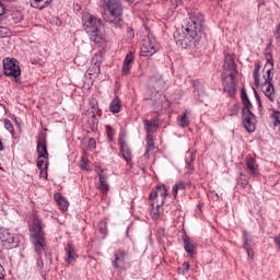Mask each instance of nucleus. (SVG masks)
Here are the masks:
<instances>
[{"label": "nucleus", "mask_w": 280, "mask_h": 280, "mask_svg": "<svg viewBox=\"0 0 280 280\" xmlns=\"http://www.w3.org/2000/svg\"><path fill=\"white\" fill-rule=\"evenodd\" d=\"M205 23V15L200 12L189 13L186 23L182 25L183 39H178L183 45L191 46L200 42L202 36V25Z\"/></svg>", "instance_id": "nucleus-1"}, {"label": "nucleus", "mask_w": 280, "mask_h": 280, "mask_svg": "<svg viewBox=\"0 0 280 280\" xmlns=\"http://www.w3.org/2000/svg\"><path fill=\"white\" fill-rule=\"evenodd\" d=\"M225 73H223V91L228 93L230 97H233L237 92V63H235V59L231 56V54H225L224 65H223Z\"/></svg>", "instance_id": "nucleus-2"}, {"label": "nucleus", "mask_w": 280, "mask_h": 280, "mask_svg": "<svg viewBox=\"0 0 280 280\" xmlns=\"http://www.w3.org/2000/svg\"><path fill=\"white\" fill-rule=\"evenodd\" d=\"M82 23L83 30L90 37V40H92V43H95L96 45H100V43L104 40V34L102 33V19H98L97 16L89 12H84L82 14Z\"/></svg>", "instance_id": "nucleus-3"}, {"label": "nucleus", "mask_w": 280, "mask_h": 280, "mask_svg": "<svg viewBox=\"0 0 280 280\" xmlns=\"http://www.w3.org/2000/svg\"><path fill=\"white\" fill-rule=\"evenodd\" d=\"M30 231L34 250L37 255H40L43 250H47V242L45 241V232H43V221L40 218L34 217Z\"/></svg>", "instance_id": "nucleus-4"}, {"label": "nucleus", "mask_w": 280, "mask_h": 280, "mask_svg": "<svg viewBox=\"0 0 280 280\" xmlns=\"http://www.w3.org/2000/svg\"><path fill=\"white\" fill-rule=\"evenodd\" d=\"M241 97L244 104V107L242 109L243 126L247 130V132H255V129L257 128V120L255 118V114L250 112V109L253 108V104L248 100V94H246V92L242 91Z\"/></svg>", "instance_id": "nucleus-5"}, {"label": "nucleus", "mask_w": 280, "mask_h": 280, "mask_svg": "<svg viewBox=\"0 0 280 280\" xmlns=\"http://www.w3.org/2000/svg\"><path fill=\"white\" fill-rule=\"evenodd\" d=\"M266 73L264 74L265 82L261 84V91L269 102H273L276 98L275 84H272V79L275 78V63L268 60L265 65Z\"/></svg>", "instance_id": "nucleus-6"}, {"label": "nucleus", "mask_w": 280, "mask_h": 280, "mask_svg": "<svg viewBox=\"0 0 280 280\" xmlns=\"http://www.w3.org/2000/svg\"><path fill=\"white\" fill-rule=\"evenodd\" d=\"M106 8L112 18H107L104 15L105 21L107 23H114V27H121L122 24H117L118 21H121V14L124 13V7L121 5L120 0H108L106 2Z\"/></svg>", "instance_id": "nucleus-7"}, {"label": "nucleus", "mask_w": 280, "mask_h": 280, "mask_svg": "<svg viewBox=\"0 0 280 280\" xmlns=\"http://www.w3.org/2000/svg\"><path fill=\"white\" fill-rule=\"evenodd\" d=\"M0 244L5 250H12V248H19L21 244V236L8 229H0Z\"/></svg>", "instance_id": "nucleus-8"}, {"label": "nucleus", "mask_w": 280, "mask_h": 280, "mask_svg": "<svg viewBox=\"0 0 280 280\" xmlns=\"http://www.w3.org/2000/svg\"><path fill=\"white\" fill-rule=\"evenodd\" d=\"M3 73L7 78H13L14 82H21V66L14 58L7 57L2 60Z\"/></svg>", "instance_id": "nucleus-9"}, {"label": "nucleus", "mask_w": 280, "mask_h": 280, "mask_svg": "<svg viewBox=\"0 0 280 280\" xmlns=\"http://www.w3.org/2000/svg\"><path fill=\"white\" fill-rule=\"evenodd\" d=\"M37 167L38 170L49 168V152L47 151V141L39 139L37 141Z\"/></svg>", "instance_id": "nucleus-10"}, {"label": "nucleus", "mask_w": 280, "mask_h": 280, "mask_svg": "<svg viewBox=\"0 0 280 280\" xmlns=\"http://www.w3.org/2000/svg\"><path fill=\"white\" fill-rule=\"evenodd\" d=\"M165 198H167V187H165V185H158L156 188L151 191L149 202L151 207H163V205H165Z\"/></svg>", "instance_id": "nucleus-11"}, {"label": "nucleus", "mask_w": 280, "mask_h": 280, "mask_svg": "<svg viewBox=\"0 0 280 280\" xmlns=\"http://www.w3.org/2000/svg\"><path fill=\"white\" fill-rule=\"evenodd\" d=\"M159 51V42L154 37H145L142 42L140 55L149 58Z\"/></svg>", "instance_id": "nucleus-12"}, {"label": "nucleus", "mask_w": 280, "mask_h": 280, "mask_svg": "<svg viewBox=\"0 0 280 280\" xmlns=\"http://www.w3.org/2000/svg\"><path fill=\"white\" fill-rule=\"evenodd\" d=\"M118 145H120V154L122 159H125L129 167H132V151H130V148L126 143V139L122 135L119 136Z\"/></svg>", "instance_id": "nucleus-13"}, {"label": "nucleus", "mask_w": 280, "mask_h": 280, "mask_svg": "<svg viewBox=\"0 0 280 280\" xmlns=\"http://www.w3.org/2000/svg\"><path fill=\"white\" fill-rule=\"evenodd\" d=\"M114 260L112 262L113 268H115L116 270H119V268H121V266H124V264H126V257H128V253H126L125 250H117L114 254Z\"/></svg>", "instance_id": "nucleus-14"}, {"label": "nucleus", "mask_w": 280, "mask_h": 280, "mask_svg": "<svg viewBox=\"0 0 280 280\" xmlns=\"http://www.w3.org/2000/svg\"><path fill=\"white\" fill-rule=\"evenodd\" d=\"M132 65H135V55L132 52H128L124 59L121 74L130 75V70L132 69Z\"/></svg>", "instance_id": "nucleus-15"}, {"label": "nucleus", "mask_w": 280, "mask_h": 280, "mask_svg": "<svg viewBox=\"0 0 280 280\" xmlns=\"http://www.w3.org/2000/svg\"><path fill=\"white\" fill-rule=\"evenodd\" d=\"M246 170L250 176L257 177L259 176V165H257V161L253 158H247L245 161Z\"/></svg>", "instance_id": "nucleus-16"}, {"label": "nucleus", "mask_w": 280, "mask_h": 280, "mask_svg": "<svg viewBox=\"0 0 280 280\" xmlns=\"http://www.w3.org/2000/svg\"><path fill=\"white\" fill-rule=\"evenodd\" d=\"M65 250H66L65 261H67V264H74V261L78 259V254L75 253V246H73L72 244H68Z\"/></svg>", "instance_id": "nucleus-17"}, {"label": "nucleus", "mask_w": 280, "mask_h": 280, "mask_svg": "<svg viewBox=\"0 0 280 280\" xmlns=\"http://www.w3.org/2000/svg\"><path fill=\"white\" fill-rule=\"evenodd\" d=\"M196 248H198V245L196 242L189 238V236L184 237V250L187 253V255H194L196 253Z\"/></svg>", "instance_id": "nucleus-18"}, {"label": "nucleus", "mask_w": 280, "mask_h": 280, "mask_svg": "<svg viewBox=\"0 0 280 280\" xmlns=\"http://www.w3.org/2000/svg\"><path fill=\"white\" fill-rule=\"evenodd\" d=\"M54 198L61 211H67L69 209V201L67 198L62 197L60 192L55 194Z\"/></svg>", "instance_id": "nucleus-19"}, {"label": "nucleus", "mask_w": 280, "mask_h": 280, "mask_svg": "<svg viewBox=\"0 0 280 280\" xmlns=\"http://www.w3.org/2000/svg\"><path fill=\"white\" fill-rule=\"evenodd\" d=\"M109 112L114 115H117V113H121V100H119V96H116L109 105Z\"/></svg>", "instance_id": "nucleus-20"}, {"label": "nucleus", "mask_w": 280, "mask_h": 280, "mask_svg": "<svg viewBox=\"0 0 280 280\" xmlns=\"http://www.w3.org/2000/svg\"><path fill=\"white\" fill-rule=\"evenodd\" d=\"M154 150V138L152 133H147V150L144 153V159H150V152Z\"/></svg>", "instance_id": "nucleus-21"}, {"label": "nucleus", "mask_w": 280, "mask_h": 280, "mask_svg": "<svg viewBox=\"0 0 280 280\" xmlns=\"http://www.w3.org/2000/svg\"><path fill=\"white\" fill-rule=\"evenodd\" d=\"M98 178H100V186H98L100 190L103 194H108L109 186H108V182H107L106 175H104L102 173H98Z\"/></svg>", "instance_id": "nucleus-22"}, {"label": "nucleus", "mask_w": 280, "mask_h": 280, "mask_svg": "<svg viewBox=\"0 0 280 280\" xmlns=\"http://www.w3.org/2000/svg\"><path fill=\"white\" fill-rule=\"evenodd\" d=\"M163 213V206H151L150 215L152 220H159Z\"/></svg>", "instance_id": "nucleus-23"}, {"label": "nucleus", "mask_w": 280, "mask_h": 280, "mask_svg": "<svg viewBox=\"0 0 280 280\" xmlns=\"http://www.w3.org/2000/svg\"><path fill=\"white\" fill-rule=\"evenodd\" d=\"M52 0H31L32 8H36L37 10H43L47 8L48 3H51Z\"/></svg>", "instance_id": "nucleus-24"}, {"label": "nucleus", "mask_w": 280, "mask_h": 280, "mask_svg": "<svg viewBox=\"0 0 280 280\" xmlns=\"http://www.w3.org/2000/svg\"><path fill=\"white\" fill-rule=\"evenodd\" d=\"M90 110H91V117H95V115L100 113V105L97 104V100L92 98L90 101Z\"/></svg>", "instance_id": "nucleus-25"}, {"label": "nucleus", "mask_w": 280, "mask_h": 280, "mask_svg": "<svg viewBox=\"0 0 280 280\" xmlns=\"http://www.w3.org/2000/svg\"><path fill=\"white\" fill-rule=\"evenodd\" d=\"M177 125L179 128H187V126H189V117H187V113L177 117Z\"/></svg>", "instance_id": "nucleus-26"}, {"label": "nucleus", "mask_w": 280, "mask_h": 280, "mask_svg": "<svg viewBox=\"0 0 280 280\" xmlns=\"http://www.w3.org/2000/svg\"><path fill=\"white\" fill-rule=\"evenodd\" d=\"M106 135H107V141L110 143L115 141V136L117 135V131L110 125L105 126Z\"/></svg>", "instance_id": "nucleus-27"}, {"label": "nucleus", "mask_w": 280, "mask_h": 280, "mask_svg": "<svg viewBox=\"0 0 280 280\" xmlns=\"http://www.w3.org/2000/svg\"><path fill=\"white\" fill-rule=\"evenodd\" d=\"M260 69H261V65L259 62H256L254 66V74H253L254 82H255L256 86H259V84H260V81H259V70Z\"/></svg>", "instance_id": "nucleus-28"}, {"label": "nucleus", "mask_w": 280, "mask_h": 280, "mask_svg": "<svg viewBox=\"0 0 280 280\" xmlns=\"http://www.w3.org/2000/svg\"><path fill=\"white\" fill-rule=\"evenodd\" d=\"M243 242H244V249L246 250L248 257L253 255V248H250V244H248V233H243Z\"/></svg>", "instance_id": "nucleus-29"}, {"label": "nucleus", "mask_w": 280, "mask_h": 280, "mask_svg": "<svg viewBox=\"0 0 280 280\" xmlns=\"http://www.w3.org/2000/svg\"><path fill=\"white\" fill-rule=\"evenodd\" d=\"M173 196L176 198L178 196V191H185V184L183 182H178L173 186Z\"/></svg>", "instance_id": "nucleus-30"}, {"label": "nucleus", "mask_w": 280, "mask_h": 280, "mask_svg": "<svg viewBox=\"0 0 280 280\" xmlns=\"http://www.w3.org/2000/svg\"><path fill=\"white\" fill-rule=\"evenodd\" d=\"M143 124H144V130H147V135H152V128L153 126H156V121H150L145 119Z\"/></svg>", "instance_id": "nucleus-31"}, {"label": "nucleus", "mask_w": 280, "mask_h": 280, "mask_svg": "<svg viewBox=\"0 0 280 280\" xmlns=\"http://www.w3.org/2000/svg\"><path fill=\"white\" fill-rule=\"evenodd\" d=\"M79 165H80L81 170H84L85 172H91V165H89V162H86L84 156L81 158V162Z\"/></svg>", "instance_id": "nucleus-32"}, {"label": "nucleus", "mask_w": 280, "mask_h": 280, "mask_svg": "<svg viewBox=\"0 0 280 280\" xmlns=\"http://www.w3.org/2000/svg\"><path fill=\"white\" fill-rule=\"evenodd\" d=\"M3 124H4L5 130H8V132L12 135V132H14V126L12 125V121H10V119H4Z\"/></svg>", "instance_id": "nucleus-33"}, {"label": "nucleus", "mask_w": 280, "mask_h": 280, "mask_svg": "<svg viewBox=\"0 0 280 280\" xmlns=\"http://www.w3.org/2000/svg\"><path fill=\"white\" fill-rule=\"evenodd\" d=\"M237 113H240V107L237 105L232 106L229 110L230 117L237 115Z\"/></svg>", "instance_id": "nucleus-34"}, {"label": "nucleus", "mask_w": 280, "mask_h": 280, "mask_svg": "<svg viewBox=\"0 0 280 280\" xmlns=\"http://www.w3.org/2000/svg\"><path fill=\"white\" fill-rule=\"evenodd\" d=\"M37 268H38L40 275H43V268H45V262H43L42 258L37 259Z\"/></svg>", "instance_id": "nucleus-35"}, {"label": "nucleus", "mask_w": 280, "mask_h": 280, "mask_svg": "<svg viewBox=\"0 0 280 280\" xmlns=\"http://www.w3.org/2000/svg\"><path fill=\"white\" fill-rule=\"evenodd\" d=\"M96 147H97V143L95 142V139L91 138L89 140V148H91L92 150H95Z\"/></svg>", "instance_id": "nucleus-36"}, {"label": "nucleus", "mask_w": 280, "mask_h": 280, "mask_svg": "<svg viewBox=\"0 0 280 280\" xmlns=\"http://www.w3.org/2000/svg\"><path fill=\"white\" fill-rule=\"evenodd\" d=\"M40 173H39V176L40 178H45L47 179V168H39Z\"/></svg>", "instance_id": "nucleus-37"}, {"label": "nucleus", "mask_w": 280, "mask_h": 280, "mask_svg": "<svg viewBox=\"0 0 280 280\" xmlns=\"http://www.w3.org/2000/svg\"><path fill=\"white\" fill-rule=\"evenodd\" d=\"M98 229L101 233H106V223L105 222L98 223Z\"/></svg>", "instance_id": "nucleus-38"}, {"label": "nucleus", "mask_w": 280, "mask_h": 280, "mask_svg": "<svg viewBox=\"0 0 280 280\" xmlns=\"http://www.w3.org/2000/svg\"><path fill=\"white\" fill-rule=\"evenodd\" d=\"M93 69L94 71L92 73H95L97 75L100 73V63L97 61L94 62Z\"/></svg>", "instance_id": "nucleus-39"}, {"label": "nucleus", "mask_w": 280, "mask_h": 280, "mask_svg": "<svg viewBox=\"0 0 280 280\" xmlns=\"http://www.w3.org/2000/svg\"><path fill=\"white\" fill-rule=\"evenodd\" d=\"M275 244L278 250H280V233L275 237Z\"/></svg>", "instance_id": "nucleus-40"}, {"label": "nucleus", "mask_w": 280, "mask_h": 280, "mask_svg": "<svg viewBox=\"0 0 280 280\" xmlns=\"http://www.w3.org/2000/svg\"><path fill=\"white\" fill-rule=\"evenodd\" d=\"M238 185H242V187H247L248 186V180L247 179H238Z\"/></svg>", "instance_id": "nucleus-41"}, {"label": "nucleus", "mask_w": 280, "mask_h": 280, "mask_svg": "<svg viewBox=\"0 0 280 280\" xmlns=\"http://www.w3.org/2000/svg\"><path fill=\"white\" fill-rule=\"evenodd\" d=\"M183 268H184L183 273L185 275V272L189 271V262L187 261L183 262Z\"/></svg>", "instance_id": "nucleus-42"}, {"label": "nucleus", "mask_w": 280, "mask_h": 280, "mask_svg": "<svg viewBox=\"0 0 280 280\" xmlns=\"http://www.w3.org/2000/svg\"><path fill=\"white\" fill-rule=\"evenodd\" d=\"M129 38H135V31L131 27H127Z\"/></svg>", "instance_id": "nucleus-43"}, {"label": "nucleus", "mask_w": 280, "mask_h": 280, "mask_svg": "<svg viewBox=\"0 0 280 280\" xmlns=\"http://www.w3.org/2000/svg\"><path fill=\"white\" fill-rule=\"evenodd\" d=\"M3 14H5V7L0 2V16H3Z\"/></svg>", "instance_id": "nucleus-44"}, {"label": "nucleus", "mask_w": 280, "mask_h": 280, "mask_svg": "<svg viewBox=\"0 0 280 280\" xmlns=\"http://www.w3.org/2000/svg\"><path fill=\"white\" fill-rule=\"evenodd\" d=\"M3 272H4L3 266L0 265V279H3V277H5Z\"/></svg>", "instance_id": "nucleus-45"}, {"label": "nucleus", "mask_w": 280, "mask_h": 280, "mask_svg": "<svg viewBox=\"0 0 280 280\" xmlns=\"http://www.w3.org/2000/svg\"><path fill=\"white\" fill-rule=\"evenodd\" d=\"M158 85L162 86V89H165V86H163V85H165V82L163 80H159Z\"/></svg>", "instance_id": "nucleus-46"}, {"label": "nucleus", "mask_w": 280, "mask_h": 280, "mask_svg": "<svg viewBox=\"0 0 280 280\" xmlns=\"http://www.w3.org/2000/svg\"><path fill=\"white\" fill-rule=\"evenodd\" d=\"M256 102H257L258 106H261V98H259V96H256Z\"/></svg>", "instance_id": "nucleus-47"}, {"label": "nucleus", "mask_w": 280, "mask_h": 280, "mask_svg": "<svg viewBox=\"0 0 280 280\" xmlns=\"http://www.w3.org/2000/svg\"><path fill=\"white\" fill-rule=\"evenodd\" d=\"M129 5H132L135 3V0H125Z\"/></svg>", "instance_id": "nucleus-48"}, {"label": "nucleus", "mask_w": 280, "mask_h": 280, "mask_svg": "<svg viewBox=\"0 0 280 280\" xmlns=\"http://www.w3.org/2000/svg\"><path fill=\"white\" fill-rule=\"evenodd\" d=\"M46 257H47V259L51 260V255L49 253H46Z\"/></svg>", "instance_id": "nucleus-49"}, {"label": "nucleus", "mask_w": 280, "mask_h": 280, "mask_svg": "<svg viewBox=\"0 0 280 280\" xmlns=\"http://www.w3.org/2000/svg\"><path fill=\"white\" fill-rule=\"evenodd\" d=\"M102 1H106V3H107L108 0H102Z\"/></svg>", "instance_id": "nucleus-50"}]
</instances>
